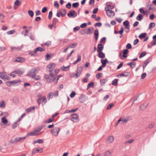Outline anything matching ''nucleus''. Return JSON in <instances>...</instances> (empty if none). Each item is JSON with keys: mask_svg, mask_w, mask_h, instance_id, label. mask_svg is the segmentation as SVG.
<instances>
[{"mask_svg": "<svg viewBox=\"0 0 156 156\" xmlns=\"http://www.w3.org/2000/svg\"><path fill=\"white\" fill-rule=\"evenodd\" d=\"M55 66V64L54 63H52L49 64L47 66V68L49 70H48L50 72L49 76L47 74H45L44 75V78L45 79L47 82L49 83H52L55 80L56 78L54 77L55 76L53 74L52 71Z\"/></svg>", "mask_w": 156, "mask_h": 156, "instance_id": "nucleus-1", "label": "nucleus"}, {"mask_svg": "<svg viewBox=\"0 0 156 156\" xmlns=\"http://www.w3.org/2000/svg\"><path fill=\"white\" fill-rule=\"evenodd\" d=\"M38 68H35L31 69L27 74V76L33 78L34 80H37L40 79L39 77L37 78L35 77L36 74L38 72Z\"/></svg>", "mask_w": 156, "mask_h": 156, "instance_id": "nucleus-2", "label": "nucleus"}, {"mask_svg": "<svg viewBox=\"0 0 156 156\" xmlns=\"http://www.w3.org/2000/svg\"><path fill=\"white\" fill-rule=\"evenodd\" d=\"M26 136H24L22 137H16L14 139H12L9 142L8 145H10L12 144H14L15 143L18 142H22L24 141V140L26 138Z\"/></svg>", "mask_w": 156, "mask_h": 156, "instance_id": "nucleus-3", "label": "nucleus"}, {"mask_svg": "<svg viewBox=\"0 0 156 156\" xmlns=\"http://www.w3.org/2000/svg\"><path fill=\"white\" fill-rule=\"evenodd\" d=\"M60 129L58 127H55L51 130L52 135L56 136L58 135V133L60 131Z\"/></svg>", "mask_w": 156, "mask_h": 156, "instance_id": "nucleus-4", "label": "nucleus"}, {"mask_svg": "<svg viewBox=\"0 0 156 156\" xmlns=\"http://www.w3.org/2000/svg\"><path fill=\"white\" fill-rule=\"evenodd\" d=\"M130 73L129 72H124L121 73L117 75L116 76L119 78L122 76L125 77H130Z\"/></svg>", "mask_w": 156, "mask_h": 156, "instance_id": "nucleus-5", "label": "nucleus"}, {"mask_svg": "<svg viewBox=\"0 0 156 156\" xmlns=\"http://www.w3.org/2000/svg\"><path fill=\"white\" fill-rule=\"evenodd\" d=\"M87 99V97L85 94H81L79 98L80 101L82 103L84 102Z\"/></svg>", "mask_w": 156, "mask_h": 156, "instance_id": "nucleus-6", "label": "nucleus"}, {"mask_svg": "<svg viewBox=\"0 0 156 156\" xmlns=\"http://www.w3.org/2000/svg\"><path fill=\"white\" fill-rule=\"evenodd\" d=\"M129 51L127 49H125L123 50V55L121 56V53H120L119 55L120 56V58L122 59H123L122 58V57H123L125 58H126L127 57V54L128 53Z\"/></svg>", "mask_w": 156, "mask_h": 156, "instance_id": "nucleus-7", "label": "nucleus"}, {"mask_svg": "<svg viewBox=\"0 0 156 156\" xmlns=\"http://www.w3.org/2000/svg\"><path fill=\"white\" fill-rule=\"evenodd\" d=\"M114 8V6L112 4H108L107 3L106 4V7L105 8V10L106 11H110Z\"/></svg>", "mask_w": 156, "mask_h": 156, "instance_id": "nucleus-8", "label": "nucleus"}, {"mask_svg": "<svg viewBox=\"0 0 156 156\" xmlns=\"http://www.w3.org/2000/svg\"><path fill=\"white\" fill-rule=\"evenodd\" d=\"M25 61V59L24 58L20 57H17L14 62L22 63L24 62Z\"/></svg>", "mask_w": 156, "mask_h": 156, "instance_id": "nucleus-9", "label": "nucleus"}, {"mask_svg": "<svg viewBox=\"0 0 156 156\" xmlns=\"http://www.w3.org/2000/svg\"><path fill=\"white\" fill-rule=\"evenodd\" d=\"M43 151V149L42 148H41L40 149L38 148H34L33 149L32 151V154H35L39 152V153H41Z\"/></svg>", "mask_w": 156, "mask_h": 156, "instance_id": "nucleus-10", "label": "nucleus"}, {"mask_svg": "<svg viewBox=\"0 0 156 156\" xmlns=\"http://www.w3.org/2000/svg\"><path fill=\"white\" fill-rule=\"evenodd\" d=\"M151 59L152 58L151 57H150L145 61V62L143 63V70H144V69L146 66L147 65L149 62L151 60Z\"/></svg>", "mask_w": 156, "mask_h": 156, "instance_id": "nucleus-11", "label": "nucleus"}, {"mask_svg": "<svg viewBox=\"0 0 156 156\" xmlns=\"http://www.w3.org/2000/svg\"><path fill=\"white\" fill-rule=\"evenodd\" d=\"M104 48V45L101 44H98L97 46V51L98 52L102 51Z\"/></svg>", "mask_w": 156, "mask_h": 156, "instance_id": "nucleus-12", "label": "nucleus"}, {"mask_svg": "<svg viewBox=\"0 0 156 156\" xmlns=\"http://www.w3.org/2000/svg\"><path fill=\"white\" fill-rule=\"evenodd\" d=\"M75 11L74 10L70 11L67 14L69 18L75 17Z\"/></svg>", "mask_w": 156, "mask_h": 156, "instance_id": "nucleus-13", "label": "nucleus"}, {"mask_svg": "<svg viewBox=\"0 0 156 156\" xmlns=\"http://www.w3.org/2000/svg\"><path fill=\"white\" fill-rule=\"evenodd\" d=\"M107 142L109 144L113 142L114 140V137L113 136H109L106 139Z\"/></svg>", "mask_w": 156, "mask_h": 156, "instance_id": "nucleus-14", "label": "nucleus"}, {"mask_svg": "<svg viewBox=\"0 0 156 156\" xmlns=\"http://www.w3.org/2000/svg\"><path fill=\"white\" fill-rule=\"evenodd\" d=\"M23 118H19L18 119L13 125H12V129L16 128L17 126L19 125V124L18 123V122L20 121Z\"/></svg>", "mask_w": 156, "mask_h": 156, "instance_id": "nucleus-15", "label": "nucleus"}, {"mask_svg": "<svg viewBox=\"0 0 156 156\" xmlns=\"http://www.w3.org/2000/svg\"><path fill=\"white\" fill-rule=\"evenodd\" d=\"M99 35V32L98 29L95 30L94 32V36L96 41H97Z\"/></svg>", "mask_w": 156, "mask_h": 156, "instance_id": "nucleus-16", "label": "nucleus"}, {"mask_svg": "<svg viewBox=\"0 0 156 156\" xmlns=\"http://www.w3.org/2000/svg\"><path fill=\"white\" fill-rule=\"evenodd\" d=\"M106 12V14L107 16L109 17H110L112 16H114L115 13L113 11L110 10V11H107Z\"/></svg>", "mask_w": 156, "mask_h": 156, "instance_id": "nucleus-17", "label": "nucleus"}, {"mask_svg": "<svg viewBox=\"0 0 156 156\" xmlns=\"http://www.w3.org/2000/svg\"><path fill=\"white\" fill-rule=\"evenodd\" d=\"M45 50V49L41 47H37L34 50V52L37 53L38 51L42 52Z\"/></svg>", "mask_w": 156, "mask_h": 156, "instance_id": "nucleus-18", "label": "nucleus"}, {"mask_svg": "<svg viewBox=\"0 0 156 156\" xmlns=\"http://www.w3.org/2000/svg\"><path fill=\"white\" fill-rule=\"evenodd\" d=\"M20 82L21 81L20 80H17L10 81V83H11L12 85V84L13 86H15L16 84L19 83L20 84Z\"/></svg>", "mask_w": 156, "mask_h": 156, "instance_id": "nucleus-19", "label": "nucleus"}, {"mask_svg": "<svg viewBox=\"0 0 156 156\" xmlns=\"http://www.w3.org/2000/svg\"><path fill=\"white\" fill-rule=\"evenodd\" d=\"M98 57L101 58H105V55L102 51L98 52Z\"/></svg>", "mask_w": 156, "mask_h": 156, "instance_id": "nucleus-20", "label": "nucleus"}, {"mask_svg": "<svg viewBox=\"0 0 156 156\" xmlns=\"http://www.w3.org/2000/svg\"><path fill=\"white\" fill-rule=\"evenodd\" d=\"M94 28L93 27H91L90 28H88L87 29V31H86L85 34H90L93 33V31L94 30Z\"/></svg>", "mask_w": 156, "mask_h": 156, "instance_id": "nucleus-21", "label": "nucleus"}, {"mask_svg": "<svg viewBox=\"0 0 156 156\" xmlns=\"http://www.w3.org/2000/svg\"><path fill=\"white\" fill-rule=\"evenodd\" d=\"M136 63L135 62H131L127 63V65L130 66L132 69H133L135 67Z\"/></svg>", "mask_w": 156, "mask_h": 156, "instance_id": "nucleus-22", "label": "nucleus"}, {"mask_svg": "<svg viewBox=\"0 0 156 156\" xmlns=\"http://www.w3.org/2000/svg\"><path fill=\"white\" fill-rule=\"evenodd\" d=\"M13 73H15V74H18V76H20L24 72L20 70H16Z\"/></svg>", "mask_w": 156, "mask_h": 156, "instance_id": "nucleus-23", "label": "nucleus"}, {"mask_svg": "<svg viewBox=\"0 0 156 156\" xmlns=\"http://www.w3.org/2000/svg\"><path fill=\"white\" fill-rule=\"evenodd\" d=\"M2 115H3V117H6L7 116H9V114L8 112H3L0 111V116H1Z\"/></svg>", "mask_w": 156, "mask_h": 156, "instance_id": "nucleus-24", "label": "nucleus"}, {"mask_svg": "<svg viewBox=\"0 0 156 156\" xmlns=\"http://www.w3.org/2000/svg\"><path fill=\"white\" fill-rule=\"evenodd\" d=\"M119 79H115L112 81V84L115 86H117L118 85V81Z\"/></svg>", "mask_w": 156, "mask_h": 156, "instance_id": "nucleus-25", "label": "nucleus"}, {"mask_svg": "<svg viewBox=\"0 0 156 156\" xmlns=\"http://www.w3.org/2000/svg\"><path fill=\"white\" fill-rule=\"evenodd\" d=\"M34 106H32L30 108H28L25 110V112L26 113H28L29 112H31L32 110H34Z\"/></svg>", "mask_w": 156, "mask_h": 156, "instance_id": "nucleus-26", "label": "nucleus"}, {"mask_svg": "<svg viewBox=\"0 0 156 156\" xmlns=\"http://www.w3.org/2000/svg\"><path fill=\"white\" fill-rule=\"evenodd\" d=\"M94 86V83L93 82H90L87 85V90H88L90 87L93 88Z\"/></svg>", "mask_w": 156, "mask_h": 156, "instance_id": "nucleus-27", "label": "nucleus"}, {"mask_svg": "<svg viewBox=\"0 0 156 156\" xmlns=\"http://www.w3.org/2000/svg\"><path fill=\"white\" fill-rule=\"evenodd\" d=\"M143 18V16L141 14H139L136 17V19L140 21H141Z\"/></svg>", "mask_w": 156, "mask_h": 156, "instance_id": "nucleus-28", "label": "nucleus"}, {"mask_svg": "<svg viewBox=\"0 0 156 156\" xmlns=\"http://www.w3.org/2000/svg\"><path fill=\"white\" fill-rule=\"evenodd\" d=\"M81 56L80 55H78V58L77 60L73 62V65H76V64L78 62H80L81 61Z\"/></svg>", "mask_w": 156, "mask_h": 156, "instance_id": "nucleus-29", "label": "nucleus"}, {"mask_svg": "<svg viewBox=\"0 0 156 156\" xmlns=\"http://www.w3.org/2000/svg\"><path fill=\"white\" fill-rule=\"evenodd\" d=\"M13 101L15 104H17L19 101L18 98L17 97H14L13 98Z\"/></svg>", "mask_w": 156, "mask_h": 156, "instance_id": "nucleus-30", "label": "nucleus"}, {"mask_svg": "<svg viewBox=\"0 0 156 156\" xmlns=\"http://www.w3.org/2000/svg\"><path fill=\"white\" fill-rule=\"evenodd\" d=\"M108 81V80L105 79H102L100 80V82L101 85V86H103L104 84L106 83Z\"/></svg>", "mask_w": 156, "mask_h": 156, "instance_id": "nucleus-31", "label": "nucleus"}, {"mask_svg": "<svg viewBox=\"0 0 156 156\" xmlns=\"http://www.w3.org/2000/svg\"><path fill=\"white\" fill-rule=\"evenodd\" d=\"M54 118H51L49 119H48L44 121V123H49L53 122L54 121Z\"/></svg>", "mask_w": 156, "mask_h": 156, "instance_id": "nucleus-32", "label": "nucleus"}, {"mask_svg": "<svg viewBox=\"0 0 156 156\" xmlns=\"http://www.w3.org/2000/svg\"><path fill=\"white\" fill-rule=\"evenodd\" d=\"M139 11L140 13H143L144 15H147V13L148 12L144 11L143 8H141L139 9Z\"/></svg>", "mask_w": 156, "mask_h": 156, "instance_id": "nucleus-33", "label": "nucleus"}, {"mask_svg": "<svg viewBox=\"0 0 156 156\" xmlns=\"http://www.w3.org/2000/svg\"><path fill=\"white\" fill-rule=\"evenodd\" d=\"M54 96V93L53 92H50L48 94L47 98L48 100H49L50 98H53Z\"/></svg>", "mask_w": 156, "mask_h": 156, "instance_id": "nucleus-34", "label": "nucleus"}, {"mask_svg": "<svg viewBox=\"0 0 156 156\" xmlns=\"http://www.w3.org/2000/svg\"><path fill=\"white\" fill-rule=\"evenodd\" d=\"M70 119L74 122H78L79 120V118H69Z\"/></svg>", "mask_w": 156, "mask_h": 156, "instance_id": "nucleus-35", "label": "nucleus"}, {"mask_svg": "<svg viewBox=\"0 0 156 156\" xmlns=\"http://www.w3.org/2000/svg\"><path fill=\"white\" fill-rule=\"evenodd\" d=\"M148 104H147L145 105L144 104H143L141 105L140 107V110H144L146 109L147 107Z\"/></svg>", "mask_w": 156, "mask_h": 156, "instance_id": "nucleus-36", "label": "nucleus"}, {"mask_svg": "<svg viewBox=\"0 0 156 156\" xmlns=\"http://www.w3.org/2000/svg\"><path fill=\"white\" fill-rule=\"evenodd\" d=\"M147 35V34L146 33H144L141 34L139 36V37L140 39H142L145 37Z\"/></svg>", "mask_w": 156, "mask_h": 156, "instance_id": "nucleus-37", "label": "nucleus"}, {"mask_svg": "<svg viewBox=\"0 0 156 156\" xmlns=\"http://www.w3.org/2000/svg\"><path fill=\"white\" fill-rule=\"evenodd\" d=\"M5 105V104L4 101H2L0 102V107L1 108H4Z\"/></svg>", "mask_w": 156, "mask_h": 156, "instance_id": "nucleus-38", "label": "nucleus"}, {"mask_svg": "<svg viewBox=\"0 0 156 156\" xmlns=\"http://www.w3.org/2000/svg\"><path fill=\"white\" fill-rule=\"evenodd\" d=\"M43 143V140L41 139H38L37 140H34L33 142V144L38 143L39 144H42Z\"/></svg>", "mask_w": 156, "mask_h": 156, "instance_id": "nucleus-39", "label": "nucleus"}, {"mask_svg": "<svg viewBox=\"0 0 156 156\" xmlns=\"http://www.w3.org/2000/svg\"><path fill=\"white\" fill-rule=\"evenodd\" d=\"M42 106L44 105L47 102V100L45 96H43L42 98Z\"/></svg>", "mask_w": 156, "mask_h": 156, "instance_id": "nucleus-40", "label": "nucleus"}, {"mask_svg": "<svg viewBox=\"0 0 156 156\" xmlns=\"http://www.w3.org/2000/svg\"><path fill=\"white\" fill-rule=\"evenodd\" d=\"M152 38L154 40V41L152 43V46L155 45H156V34Z\"/></svg>", "mask_w": 156, "mask_h": 156, "instance_id": "nucleus-41", "label": "nucleus"}, {"mask_svg": "<svg viewBox=\"0 0 156 156\" xmlns=\"http://www.w3.org/2000/svg\"><path fill=\"white\" fill-rule=\"evenodd\" d=\"M70 66L69 65V66L65 67L64 66H63L62 67L61 69L64 71H67L69 70V69L70 67Z\"/></svg>", "mask_w": 156, "mask_h": 156, "instance_id": "nucleus-42", "label": "nucleus"}, {"mask_svg": "<svg viewBox=\"0 0 156 156\" xmlns=\"http://www.w3.org/2000/svg\"><path fill=\"white\" fill-rule=\"evenodd\" d=\"M103 74L102 73H98L96 75V78L97 79H100L102 76Z\"/></svg>", "mask_w": 156, "mask_h": 156, "instance_id": "nucleus-43", "label": "nucleus"}, {"mask_svg": "<svg viewBox=\"0 0 156 156\" xmlns=\"http://www.w3.org/2000/svg\"><path fill=\"white\" fill-rule=\"evenodd\" d=\"M78 109V108H76L75 109H72V110H69V111L67 110L66 111V113L74 112H76V111H77V110Z\"/></svg>", "mask_w": 156, "mask_h": 156, "instance_id": "nucleus-44", "label": "nucleus"}, {"mask_svg": "<svg viewBox=\"0 0 156 156\" xmlns=\"http://www.w3.org/2000/svg\"><path fill=\"white\" fill-rule=\"evenodd\" d=\"M44 127V126H42L41 127H38L36 128L34 130H35V132H40L43 128V127Z\"/></svg>", "mask_w": 156, "mask_h": 156, "instance_id": "nucleus-45", "label": "nucleus"}, {"mask_svg": "<svg viewBox=\"0 0 156 156\" xmlns=\"http://www.w3.org/2000/svg\"><path fill=\"white\" fill-rule=\"evenodd\" d=\"M155 24L154 22L151 23L149 25V29H151L152 27H155Z\"/></svg>", "mask_w": 156, "mask_h": 156, "instance_id": "nucleus-46", "label": "nucleus"}, {"mask_svg": "<svg viewBox=\"0 0 156 156\" xmlns=\"http://www.w3.org/2000/svg\"><path fill=\"white\" fill-rule=\"evenodd\" d=\"M77 45V43H73L71 44H70L68 46V48H73L75 47Z\"/></svg>", "mask_w": 156, "mask_h": 156, "instance_id": "nucleus-47", "label": "nucleus"}, {"mask_svg": "<svg viewBox=\"0 0 156 156\" xmlns=\"http://www.w3.org/2000/svg\"><path fill=\"white\" fill-rule=\"evenodd\" d=\"M2 122L3 124H5L7 123L8 120L6 119V118H2Z\"/></svg>", "mask_w": 156, "mask_h": 156, "instance_id": "nucleus-48", "label": "nucleus"}, {"mask_svg": "<svg viewBox=\"0 0 156 156\" xmlns=\"http://www.w3.org/2000/svg\"><path fill=\"white\" fill-rule=\"evenodd\" d=\"M51 58L50 55L49 54H47L45 56V59L46 61L49 60Z\"/></svg>", "mask_w": 156, "mask_h": 156, "instance_id": "nucleus-49", "label": "nucleus"}, {"mask_svg": "<svg viewBox=\"0 0 156 156\" xmlns=\"http://www.w3.org/2000/svg\"><path fill=\"white\" fill-rule=\"evenodd\" d=\"M29 15L31 17H33L34 15V13L33 11L29 10L28 12Z\"/></svg>", "mask_w": 156, "mask_h": 156, "instance_id": "nucleus-50", "label": "nucleus"}, {"mask_svg": "<svg viewBox=\"0 0 156 156\" xmlns=\"http://www.w3.org/2000/svg\"><path fill=\"white\" fill-rule=\"evenodd\" d=\"M58 21V20L57 18H54L52 21V24L54 25H55Z\"/></svg>", "mask_w": 156, "mask_h": 156, "instance_id": "nucleus-51", "label": "nucleus"}, {"mask_svg": "<svg viewBox=\"0 0 156 156\" xmlns=\"http://www.w3.org/2000/svg\"><path fill=\"white\" fill-rule=\"evenodd\" d=\"M101 61L102 63H103L105 64H107L108 62L107 59L106 58H105L104 59H102L101 60Z\"/></svg>", "mask_w": 156, "mask_h": 156, "instance_id": "nucleus-52", "label": "nucleus"}, {"mask_svg": "<svg viewBox=\"0 0 156 156\" xmlns=\"http://www.w3.org/2000/svg\"><path fill=\"white\" fill-rule=\"evenodd\" d=\"M79 5V3L76 2L72 4V6L74 8H77Z\"/></svg>", "mask_w": 156, "mask_h": 156, "instance_id": "nucleus-53", "label": "nucleus"}, {"mask_svg": "<svg viewBox=\"0 0 156 156\" xmlns=\"http://www.w3.org/2000/svg\"><path fill=\"white\" fill-rule=\"evenodd\" d=\"M5 75L3 72H1L0 73V78L3 80L5 78Z\"/></svg>", "mask_w": 156, "mask_h": 156, "instance_id": "nucleus-54", "label": "nucleus"}, {"mask_svg": "<svg viewBox=\"0 0 156 156\" xmlns=\"http://www.w3.org/2000/svg\"><path fill=\"white\" fill-rule=\"evenodd\" d=\"M124 29V28L123 27H122L121 28V30L120 31H117L116 30H115L114 31V33L115 34H118V33H121L122 32V30Z\"/></svg>", "mask_w": 156, "mask_h": 156, "instance_id": "nucleus-55", "label": "nucleus"}, {"mask_svg": "<svg viewBox=\"0 0 156 156\" xmlns=\"http://www.w3.org/2000/svg\"><path fill=\"white\" fill-rule=\"evenodd\" d=\"M129 22L127 20H126L123 22V25L125 26H129Z\"/></svg>", "mask_w": 156, "mask_h": 156, "instance_id": "nucleus-56", "label": "nucleus"}, {"mask_svg": "<svg viewBox=\"0 0 156 156\" xmlns=\"http://www.w3.org/2000/svg\"><path fill=\"white\" fill-rule=\"evenodd\" d=\"M15 32L14 30H12L9 31L7 32V33L8 35H11L13 34Z\"/></svg>", "mask_w": 156, "mask_h": 156, "instance_id": "nucleus-57", "label": "nucleus"}, {"mask_svg": "<svg viewBox=\"0 0 156 156\" xmlns=\"http://www.w3.org/2000/svg\"><path fill=\"white\" fill-rule=\"evenodd\" d=\"M114 106V105L113 103H110L108 105L107 107V109L108 110L110 109L112 106Z\"/></svg>", "mask_w": 156, "mask_h": 156, "instance_id": "nucleus-58", "label": "nucleus"}, {"mask_svg": "<svg viewBox=\"0 0 156 156\" xmlns=\"http://www.w3.org/2000/svg\"><path fill=\"white\" fill-rule=\"evenodd\" d=\"M76 71H78V72H79V73H81V72L82 71V68L81 66H79L77 68Z\"/></svg>", "mask_w": 156, "mask_h": 156, "instance_id": "nucleus-59", "label": "nucleus"}, {"mask_svg": "<svg viewBox=\"0 0 156 156\" xmlns=\"http://www.w3.org/2000/svg\"><path fill=\"white\" fill-rule=\"evenodd\" d=\"M76 94V93L75 91H73L72 92L70 95V97L71 98H73L74 97Z\"/></svg>", "mask_w": 156, "mask_h": 156, "instance_id": "nucleus-60", "label": "nucleus"}, {"mask_svg": "<svg viewBox=\"0 0 156 156\" xmlns=\"http://www.w3.org/2000/svg\"><path fill=\"white\" fill-rule=\"evenodd\" d=\"M42 98L41 96H40L37 100V103L38 105H40L41 103Z\"/></svg>", "mask_w": 156, "mask_h": 156, "instance_id": "nucleus-61", "label": "nucleus"}, {"mask_svg": "<svg viewBox=\"0 0 156 156\" xmlns=\"http://www.w3.org/2000/svg\"><path fill=\"white\" fill-rule=\"evenodd\" d=\"M66 7L68 9H70L71 7V4L70 2H69L66 5Z\"/></svg>", "mask_w": 156, "mask_h": 156, "instance_id": "nucleus-62", "label": "nucleus"}, {"mask_svg": "<svg viewBox=\"0 0 156 156\" xmlns=\"http://www.w3.org/2000/svg\"><path fill=\"white\" fill-rule=\"evenodd\" d=\"M146 54V53L145 51L143 52L142 53H141L140 55L139 56V58H142Z\"/></svg>", "mask_w": 156, "mask_h": 156, "instance_id": "nucleus-63", "label": "nucleus"}, {"mask_svg": "<svg viewBox=\"0 0 156 156\" xmlns=\"http://www.w3.org/2000/svg\"><path fill=\"white\" fill-rule=\"evenodd\" d=\"M106 40V38L105 37H103L102 38L101 40L100 41V42L101 43H105Z\"/></svg>", "mask_w": 156, "mask_h": 156, "instance_id": "nucleus-64", "label": "nucleus"}]
</instances>
